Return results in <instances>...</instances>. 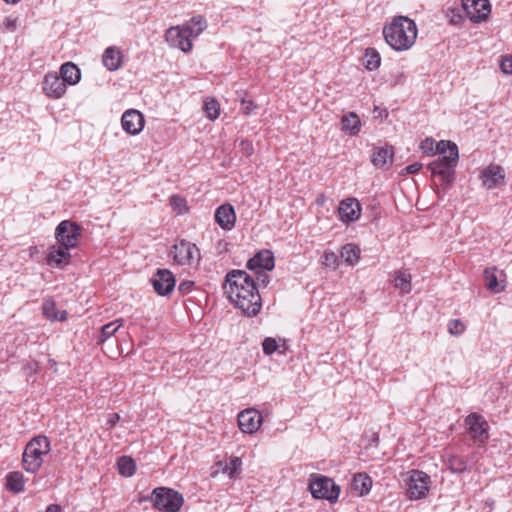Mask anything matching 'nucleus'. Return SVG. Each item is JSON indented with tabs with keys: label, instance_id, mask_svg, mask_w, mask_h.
Masks as SVG:
<instances>
[{
	"label": "nucleus",
	"instance_id": "49",
	"mask_svg": "<svg viewBox=\"0 0 512 512\" xmlns=\"http://www.w3.org/2000/svg\"><path fill=\"white\" fill-rule=\"evenodd\" d=\"M422 168V164L421 163H418V162H415L411 165H408L406 167V171L408 174H415L417 173L420 169Z\"/></svg>",
	"mask_w": 512,
	"mask_h": 512
},
{
	"label": "nucleus",
	"instance_id": "19",
	"mask_svg": "<svg viewBox=\"0 0 512 512\" xmlns=\"http://www.w3.org/2000/svg\"><path fill=\"white\" fill-rule=\"evenodd\" d=\"M483 185L488 189H493L504 183L505 172L499 165H489L481 172Z\"/></svg>",
	"mask_w": 512,
	"mask_h": 512
},
{
	"label": "nucleus",
	"instance_id": "52",
	"mask_svg": "<svg viewBox=\"0 0 512 512\" xmlns=\"http://www.w3.org/2000/svg\"><path fill=\"white\" fill-rule=\"evenodd\" d=\"M257 280L263 286H267L270 281L269 276L263 272L258 273Z\"/></svg>",
	"mask_w": 512,
	"mask_h": 512
},
{
	"label": "nucleus",
	"instance_id": "20",
	"mask_svg": "<svg viewBox=\"0 0 512 512\" xmlns=\"http://www.w3.org/2000/svg\"><path fill=\"white\" fill-rule=\"evenodd\" d=\"M274 266V255L270 250L259 251L247 261L246 265V267L252 271L258 269L271 271L274 268Z\"/></svg>",
	"mask_w": 512,
	"mask_h": 512
},
{
	"label": "nucleus",
	"instance_id": "15",
	"mask_svg": "<svg viewBox=\"0 0 512 512\" xmlns=\"http://www.w3.org/2000/svg\"><path fill=\"white\" fill-rule=\"evenodd\" d=\"M42 88L45 95L52 99L63 97L67 90V86L56 72H49L45 75Z\"/></svg>",
	"mask_w": 512,
	"mask_h": 512
},
{
	"label": "nucleus",
	"instance_id": "17",
	"mask_svg": "<svg viewBox=\"0 0 512 512\" xmlns=\"http://www.w3.org/2000/svg\"><path fill=\"white\" fill-rule=\"evenodd\" d=\"M339 218L342 222H352L361 215V206L357 199L346 198L340 202L338 207Z\"/></svg>",
	"mask_w": 512,
	"mask_h": 512
},
{
	"label": "nucleus",
	"instance_id": "12",
	"mask_svg": "<svg viewBox=\"0 0 512 512\" xmlns=\"http://www.w3.org/2000/svg\"><path fill=\"white\" fill-rule=\"evenodd\" d=\"M186 30L182 29L180 25L170 27L165 33V39L168 44L173 48H178L184 53L192 50V40L185 33Z\"/></svg>",
	"mask_w": 512,
	"mask_h": 512
},
{
	"label": "nucleus",
	"instance_id": "8",
	"mask_svg": "<svg viewBox=\"0 0 512 512\" xmlns=\"http://www.w3.org/2000/svg\"><path fill=\"white\" fill-rule=\"evenodd\" d=\"M429 476L419 470H412L407 482V493L410 499H422L429 490Z\"/></svg>",
	"mask_w": 512,
	"mask_h": 512
},
{
	"label": "nucleus",
	"instance_id": "51",
	"mask_svg": "<svg viewBox=\"0 0 512 512\" xmlns=\"http://www.w3.org/2000/svg\"><path fill=\"white\" fill-rule=\"evenodd\" d=\"M120 416L117 413L109 414L107 424L112 428L116 425V423L119 421Z\"/></svg>",
	"mask_w": 512,
	"mask_h": 512
},
{
	"label": "nucleus",
	"instance_id": "6",
	"mask_svg": "<svg viewBox=\"0 0 512 512\" xmlns=\"http://www.w3.org/2000/svg\"><path fill=\"white\" fill-rule=\"evenodd\" d=\"M309 489L314 498L325 499L331 503L336 502L340 494V487L326 476L312 475Z\"/></svg>",
	"mask_w": 512,
	"mask_h": 512
},
{
	"label": "nucleus",
	"instance_id": "29",
	"mask_svg": "<svg viewBox=\"0 0 512 512\" xmlns=\"http://www.w3.org/2000/svg\"><path fill=\"white\" fill-rule=\"evenodd\" d=\"M411 280L412 277L409 273L403 270H398L395 272V277L393 280L394 287L399 289L402 293L407 294L412 289Z\"/></svg>",
	"mask_w": 512,
	"mask_h": 512
},
{
	"label": "nucleus",
	"instance_id": "37",
	"mask_svg": "<svg viewBox=\"0 0 512 512\" xmlns=\"http://www.w3.org/2000/svg\"><path fill=\"white\" fill-rule=\"evenodd\" d=\"M42 311L43 315L50 320L54 321L58 318L56 304L53 300H45L42 304Z\"/></svg>",
	"mask_w": 512,
	"mask_h": 512
},
{
	"label": "nucleus",
	"instance_id": "27",
	"mask_svg": "<svg viewBox=\"0 0 512 512\" xmlns=\"http://www.w3.org/2000/svg\"><path fill=\"white\" fill-rule=\"evenodd\" d=\"M352 489L360 496L368 494L372 487V479L364 473L355 474L351 483Z\"/></svg>",
	"mask_w": 512,
	"mask_h": 512
},
{
	"label": "nucleus",
	"instance_id": "16",
	"mask_svg": "<svg viewBox=\"0 0 512 512\" xmlns=\"http://www.w3.org/2000/svg\"><path fill=\"white\" fill-rule=\"evenodd\" d=\"M262 415L255 409H247L239 413L238 425L242 432L255 433L262 424Z\"/></svg>",
	"mask_w": 512,
	"mask_h": 512
},
{
	"label": "nucleus",
	"instance_id": "11",
	"mask_svg": "<svg viewBox=\"0 0 512 512\" xmlns=\"http://www.w3.org/2000/svg\"><path fill=\"white\" fill-rule=\"evenodd\" d=\"M462 7L467 17L474 23L485 21L491 12L488 0H463Z\"/></svg>",
	"mask_w": 512,
	"mask_h": 512
},
{
	"label": "nucleus",
	"instance_id": "39",
	"mask_svg": "<svg viewBox=\"0 0 512 512\" xmlns=\"http://www.w3.org/2000/svg\"><path fill=\"white\" fill-rule=\"evenodd\" d=\"M339 259L336 253L332 251H326L323 255V264L326 267L335 269L338 266Z\"/></svg>",
	"mask_w": 512,
	"mask_h": 512
},
{
	"label": "nucleus",
	"instance_id": "48",
	"mask_svg": "<svg viewBox=\"0 0 512 512\" xmlns=\"http://www.w3.org/2000/svg\"><path fill=\"white\" fill-rule=\"evenodd\" d=\"M3 25L9 31H14L17 27V19L6 17L3 21Z\"/></svg>",
	"mask_w": 512,
	"mask_h": 512
},
{
	"label": "nucleus",
	"instance_id": "33",
	"mask_svg": "<svg viewBox=\"0 0 512 512\" xmlns=\"http://www.w3.org/2000/svg\"><path fill=\"white\" fill-rule=\"evenodd\" d=\"M122 321L115 320L102 326L100 334L97 339V344H102L111 338L121 327Z\"/></svg>",
	"mask_w": 512,
	"mask_h": 512
},
{
	"label": "nucleus",
	"instance_id": "50",
	"mask_svg": "<svg viewBox=\"0 0 512 512\" xmlns=\"http://www.w3.org/2000/svg\"><path fill=\"white\" fill-rule=\"evenodd\" d=\"M242 104L244 106L243 109L246 115H249L256 107L252 101L243 100Z\"/></svg>",
	"mask_w": 512,
	"mask_h": 512
},
{
	"label": "nucleus",
	"instance_id": "55",
	"mask_svg": "<svg viewBox=\"0 0 512 512\" xmlns=\"http://www.w3.org/2000/svg\"><path fill=\"white\" fill-rule=\"evenodd\" d=\"M402 79H403V75H402V74H399V75L397 76V79L395 80L394 84L401 83V82H402Z\"/></svg>",
	"mask_w": 512,
	"mask_h": 512
},
{
	"label": "nucleus",
	"instance_id": "31",
	"mask_svg": "<svg viewBox=\"0 0 512 512\" xmlns=\"http://www.w3.org/2000/svg\"><path fill=\"white\" fill-rule=\"evenodd\" d=\"M340 255L348 265H354L359 260L360 248L355 244L348 243L342 247Z\"/></svg>",
	"mask_w": 512,
	"mask_h": 512
},
{
	"label": "nucleus",
	"instance_id": "43",
	"mask_svg": "<svg viewBox=\"0 0 512 512\" xmlns=\"http://www.w3.org/2000/svg\"><path fill=\"white\" fill-rule=\"evenodd\" d=\"M171 205L175 211H177L178 214H182L184 211H186V201L182 197L179 196H172L171 197Z\"/></svg>",
	"mask_w": 512,
	"mask_h": 512
},
{
	"label": "nucleus",
	"instance_id": "34",
	"mask_svg": "<svg viewBox=\"0 0 512 512\" xmlns=\"http://www.w3.org/2000/svg\"><path fill=\"white\" fill-rule=\"evenodd\" d=\"M381 63L379 52L374 48H367L365 50L363 64L367 70H376Z\"/></svg>",
	"mask_w": 512,
	"mask_h": 512
},
{
	"label": "nucleus",
	"instance_id": "9",
	"mask_svg": "<svg viewBox=\"0 0 512 512\" xmlns=\"http://www.w3.org/2000/svg\"><path fill=\"white\" fill-rule=\"evenodd\" d=\"M172 253L175 261L179 265H192L200 258L198 247L194 243L186 240H181L179 243L173 245Z\"/></svg>",
	"mask_w": 512,
	"mask_h": 512
},
{
	"label": "nucleus",
	"instance_id": "53",
	"mask_svg": "<svg viewBox=\"0 0 512 512\" xmlns=\"http://www.w3.org/2000/svg\"><path fill=\"white\" fill-rule=\"evenodd\" d=\"M45 512H61V507L57 504H50Z\"/></svg>",
	"mask_w": 512,
	"mask_h": 512
},
{
	"label": "nucleus",
	"instance_id": "14",
	"mask_svg": "<svg viewBox=\"0 0 512 512\" xmlns=\"http://www.w3.org/2000/svg\"><path fill=\"white\" fill-rule=\"evenodd\" d=\"M121 125L123 130L128 134L137 135L144 128V115L136 109H129L123 113L121 117Z\"/></svg>",
	"mask_w": 512,
	"mask_h": 512
},
{
	"label": "nucleus",
	"instance_id": "44",
	"mask_svg": "<svg viewBox=\"0 0 512 512\" xmlns=\"http://www.w3.org/2000/svg\"><path fill=\"white\" fill-rule=\"evenodd\" d=\"M23 369L26 376H31L38 372L39 365L36 361H30L24 365Z\"/></svg>",
	"mask_w": 512,
	"mask_h": 512
},
{
	"label": "nucleus",
	"instance_id": "1",
	"mask_svg": "<svg viewBox=\"0 0 512 512\" xmlns=\"http://www.w3.org/2000/svg\"><path fill=\"white\" fill-rule=\"evenodd\" d=\"M226 292L230 301L247 316H256L262 299L254 279L244 270H232L225 277Z\"/></svg>",
	"mask_w": 512,
	"mask_h": 512
},
{
	"label": "nucleus",
	"instance_id": "25",
	"mask_svg": "<svg viewBox=\"0 0 512 512\" xmlns=\"http://www.w3.org/2000/svg\"><path fill=\"white\" fill-rule=\"evenodd\" d=\"M60 79L67 86L76 85L81 79V71L76 64L72 62H66L60 67Z\"/></svg>",
	"mask_w": 512,
	"mask_h": 512
},
{
	"label": "nucleus",
	"instance_id": "7",
	"mask_svg": "<svg viewBox=\"0 0 512 512\" xmlns=\"http://www.w3.org/2000/svg\"><path fill=\"white\" fill-rule=\"evenodd\" d=\"M81 236L80 226L70 220L61 221L55 230L57 243L68 248H75Z\"/></svg>",
	"mask_w": 512,
	"mask_h": 512
},
{
	"label": "nucleus",
	"instance_id": "35",
	"mask_svg": "<svg viewBox=\"0 0 512 512\" xmlns=\"http://www.w3.org/2000/svg\"><path fill=\"white\" fill-rule=\"evenodd\" d=\"M448 468L452 473L460 474L469 470L466 460L460 456H450Z\"/></svg>",
	"mask_w": 512,
	"mask_h": 512
},
{
	"label": "nucleus",
	"instance_id": "21",
	"mask_svg": "<svg viewBox=\"0 0 512 512\" xmlns=\"http://www.w3.org/2000/svg\"><path fill=\"white\" fill-rule=\"evenodd\" d=\"M216 223L224 230H231L236 221V214L231 204H223L216 209Z\"/></svg>",
	"mask_w": 512,
	"mask_h": 512
},
{
	"label": "nucleus",
	"instance_id": "56",
	"mask_svg": "<svg viewBox=\"0 0 512 512\" xmlns=\"http://www.w3.org/2000/svg\"><path fill=\"white\" fill-rule=\"evenodd\" d=\"M6 3L8 4H16L18 3L20 0H4Z\"/></svg>",
	"mask_w": 512,
	"mask_h": 512
},
{
	"label": "nucleus",
	"instance_id": "26",
	"mask_svg": "<svg viewBox=\"0 0 512 512\" xmlns=\"http://www.w3.org/2000/svg\"><path fill=\"white\" fill-rule=\"evenodd\" d=\"M103 65L110 71L120 68L122 63V53L115 47H108L102 56Z\"/></svg>",
	"mask_w": 512,
	"mask_h": 512
},
{
	"label": "nucleus",
	"instance_id": "40",
	"mask_svg": "<svg viewBox=\"0 0 512 512\" xmlns=\"http://www.w3.org/2000/svg\"><path fill=\"white\" fill-rule=\"evenodd\" d=\"M464 329L465 326L459 319H453L448 324V331L451 335L458 336L463 333Z\"/></svg>",
	"mask_w": 512,
	"mask_h": 512
},
{
	"label": "nucleus",
	"instance_id": "22",
	"mask_svg": "<svg viewBox=\"0 0 512 512\" xmlns=\"http://www.w3.org/2000/svg\"><path fill=\"white\" fill-rule=\"evenodd\" d=\"M503 271H499L497 268H486L484 270L485 286L488 290L493 293H499L505 288V280Z\"/></svg>",
	"mask_w": 512,
	"mask_h": 512
},
{
	"label": "nucleus",
	"instance_id": "38",
	"mask_svg": "<svg viewBox=\"0 0 512 512\" xmlns=\"http://www.w3.org/2000/svg\"><path fill=\"white\" fill-rule=\"evenodd\" d=\"M262 348L264 354L271 355L278 350L279 345L275 338L266 337L262 342Z\"/></svg>",
	"mask_w": 512,
	"mask_h": 512
},
{
	"label": "nucleus",
	"instance_id": "45",
	"mask_svg": "<svg viewBox=\"0 0 512 512\" xmlns=\"http://www.w3.org/2000/svg\"><path fill=\"white\" fill-rule=\"evenodd\" d=\"M241 151L243 154L250 156L254 153L253 145L248 140H241L240 141Z\"/></svg>",
	"mask_w": 512,
	"mask_h": 512
},
{
	"label": "nucleus",
	"instance_id": "42",
	"mask_svg": "<svg viewBox=\"0 0 512 512\" xmlns=\"http://www.w3.org/2000/svg\"><path fill=\"white\" fill-rule=\"evenodd\" d=\"M241 459L238 457H233L229 463L226 464L224 471L228 473L229 476H233L237 473L239 467L241 466Z\"/></svg>",
	"mask_w": 512,
	"mask_h": 512
},
{
	"label": "nucleus",
	"instance_id": "41",
	"mask_svg": "<svg viewBox=\"0 0 512 512\" xmlns=\"http://www.w3.org/2000/svg\"><path fill=\"white\" fill-rule=\"evenodd\" d=\"M500 69L504 74L512 75V55H503L501 56Z\"/></svg>",
	"mask_w": 512,
	"mask_h": 512
},
{
	"label": "nucleus",
	"instance_id": "23",
	"mask_svg": "<svg viewBox=\"0 0 512 512\" xmlns=\"http://www.w3.org/2000/svg\"><path fill=\"white\" fill-rule=\"evenodd\" d=\"M180 26L182 29L186 30L185 33L193 40L207 28V20L202 15H196Z\"/></svg>",
	"mask_w": 512,
	"mask_h": 512
},
{
	"label": "nucleus",
	"instance_id": "30",
	"mask_svg": "<svg viewBox=\"0 0 512 512\" xmlns=\"http://www.w3.org/2000/svg\"><path fill=\"white\" fill-rule=\"evenodd\" d=\"M342 129L350 135H356L360 131L361 122L357 114L350 112L342 118Z\"/></svg>",
	"mask_w": 512,
	"mask_h": 512
},
{
	"label": "nucleus",
	"instance_id": "18",
	"mask_svg": "<svg viewBox=\"0 0 512 512\" xmlns=\"http://www.w3.org/2000/svg\"><path fill=\"white\" fill-rule=\"evenodd\" d=\"M70 249L71 248L60 245L58 243L51 246L46 258L47 265L53 268H58L69 264L71 259Z\"/></svg>",
	"mask_w": 512,
	"mask_h": 512
},
{
	"label": "nucleus",
	"instance_id": "54",
	"mask_svg": "<svg viewBox=\"0 0 512 512\" xmlns=\"http://www.w3.org/2000/svg\"><path fill=\"white\" fill-rule=\"evenodd\" d=\"M58 318L56 320L64 321L66 320L67 312L66 311H57Z\"/></svg>",
	"mask_w": 512,
	"mask_h": 512
},
{
	"label": "nucleus",
	"instance_id": "36",
	"mask_svg": "<svg viewBox=\"0 0 512 512\" xmlns=\"http://www.w3.org/2000/svg\"><path fill=\"white\" fill-rule=\"evenodd\" d=\"M204 111L210 120L217 119L220 114L219 103L213 98L206 99L204 102Z\"/></svg>",
	"mask_w": 512,
	"mask_h": 512
},
{
	"label": "nucleus",
	"instance_id": "5",
	"mask_svg": "<svg viewBox=\"0 0 512 512\" xmlns=\"http://www.w3.org/2000/svg\"><path fill=\"white\" fill-rule=\"evenodd\" d=\"M150 500L156 509L164 512H177L184 502L182 494L166 487L155 488Z\"/></svg>",
	"mask_w": 512,
	"mask_h": 512
},
{
	"label": "nucleus",
	"instance_id": "3",
	"mask_svg": "<svg viewBox=\"0 0 512 512\" xmlns=\"http://www.w3.org/2000/svg\"><path fill=\"white\" fill-rule=\"evenodd\" d=\"M383 35L387 44L394 50H408L417 38L416 23L406 17L398 16L383 28Z\"/></svg>",
	"mask_w": 512,
	"mask_h": 512
},
{
	"label": "nucleus",
	"instance_id": "32",
	"mask_svg": "<svg viewBox=\"0 0 512 512\" xmlns=\"http://www.w3.org/2000/svg\"><path fill=\"white\" fill-rule=\"evenodd\" d=\"M119 474L131 477L136 472V463L130 456H121L117 461Z\"/></svg>",
	"mask_w": 512,
	"mask_h": 512
},
{
	"label": "nucleus",
	"instance_id": "47",
	"mask_svg": "<svg viewBox=\"0 0 512 512\" xmlns=\"http://www.w3.org/2000/svg\"><path fill=\"white\" fill-rule=\"evenodd\" d=\"M434 147V140L431 138H426L424 141L421 142V149L425 153H431L433 151Z\"/></svg>",
	"mask_w": 512,
	"mask_h": 512
},
{
	"label": "nucleus",
	"instance_id": "2",
	"mask_svg": "<svg viewBox=\"0 0 512 512\" xmlns=\"http://www.w3.org/2000/svg\"><path fill=\"white\" fill-rule=\"evenodd\" d=\"M439 158L428 166L433 176L440 177L442 184L451 185L455 180V167L459 160V151L456 143L441 140L436 144Z\"/></svg>",
	"mask_w": 512,
	"mask_h": 512
},
{
	"label": "nucleus",
	"instance_id": "4",
	"mask_svg": "<svg viewBox=\"0 0 512 512\" xmlns=\"http://www.w3.org/2000/svg\"><path fill=\"white\" fill-rule=\"evenodd\" d=\"M51 450V443L47 436L33 437L25 446L22 455V465L26 472L35 474L43 464V456Z\"/></svg>",
	"mask_w": 512,
	"mask_h": 512
},
{
	"label": "nucleus",
	"instance_id": "13",
	"mask_svg": "<svg viewBox=\"0 0 512 512\" xmlns=\"http://www.w3.org/2000/svg\"><path fill=\"white\" fill-rule=\"evenodd\" d=\"M465 423L468 425L469 434L473 439L480 443L486 442L489 437L488 423L480 414H469L465 419Z\"/></svg>",
	"mask_w": 512,
	"mask_h": 512
},
{
	"label": "nucleus",
	"instance_id": "46",
	"mask_svg": "<svg viewBox=\"0 0 512 512\" xmlns=\"http://www.w3.org/2000/svg\"><path fill=\"white\" fill-rule=\"evenodd\" d=\"M193 285L194 282L192 281H183L179 284L178 290L180 291L181 294L185 295L191 291Z\"/></svg>",
	"mask_w": 512,
	"mask_h": 512
},
{
	"label": "nucleus",
	"instance_id": "24",
	"mask_svg": "<svg viewBox=\"0 0 512 512\" xmlns=\"http://www.w3.org/2000/svg\"><path fill=\"white\" fill-rule=\"evenodd\" d=\"M394 151L392 146L374 147L371 161L374 166L383 168L388 163H392Z\"/></svg>",
	"mask_w": 512,
	"mask_h": 512
},
{
	"label": "nucleus",
	"instance_id": "10",
	"mask_svg": "<svg viewBox=\"0 0 512 512\" xmlns=\"http://www.w3.org/2000/svg\"><path fill=\"white\" fill-rule=\"evenodd\" d=\"M154 291L160 296L169 295L175 288L176 279L173 273L164 268H159L150 279Z\"/></svg>",
	"mask_w": 512,
	"mask_h": 512
},
{
	"label": "nucleus",
	"instance_id": "28",
	"mask_svg": "<svg viewBox=\"0 0 512 512\" xmlns=\"http://www.w3.org/2000/svg\"><path fill=\"white\" fill-rule=\"evenodd\" d=\"M24 475L19 471L9 472L6 475V488L13 493H20L24 490Z\"/></svg>",
	"mask_w": 512,
	"mask_h": 512
}]
</instances>
